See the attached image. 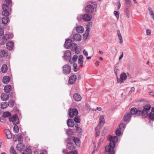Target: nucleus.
Masks as SVG:
<instances>
[{"label":"nucleus","mask_w":154,"mask_h":154,"mask_svg":"<svg viewBox=\"0 0 154 154\" xmlns=\"http://www.w3.org/2000/svg\"><path fill=\"white\" fill-rule=\"evenodd\" d=\"M150 108L151 105L149 104L144 105L143 108L139 107L136 108L134 107L131 109V114L132 115L136 114L141 118H145L148 116V111Z\"/></svg>","instance_id":"1"},{"label":"nucleus","mask_w":154,"mask_h":154,"mask_svg":"<svg viewBox=\"0 0 154 154\" xmlns=\"http://www.w3.org/2000/svg\"><path fill=\"white\" fill-rule=\"evenodd\" d=\"M11 2V0H5L4 4L2 5V8L3 11L2 14L5 16L2 18V22L4 24H7L8 21V16L9 14L8 11L9 9L8 6Z\"/></svg>","instance_id":"2"},{"label":"nucleus","mask_w":154,"mask_h":154,"mask_svg":"<svg viewBox=\"0 0 154 154\" xmlns=\"http://www.w3.org/2000/svg\"><path fill=\"white\" fill-rule=\"evenodd\" d=\"M108 140L110 141L109 144L105 146V150L106 152H108L109 154H114L115 151L114 148L115 146V143L118 140V137L117 136L113 137L111 136L109 137Z\"/></svg>","instance_id":"3"},{"label":"nucleus","mask_w":154,"mask_h":154,"mask_svg":"<svg viewBox=\"0 0 154 154\" xmlns=\"http://www.w3.org/2000/svg\"><path fill=\"white\" fill-rule=\"evenodd\" d=\"M96 7V5L94 3H92L91 5H88L85 8V10L86 12L88 13H93L94 8Z\"/></svg>","instance_id":"4"},{"label":"nucleus","mask_w":154,"mask_h":154,"mask_svg":"<svg viewBox=\"0 0 154 154\" xmlns=\"http://www.w3.org/2000/svg\"><path fill=\"white\" fill-rule=\"evenodd\" d=\"M78 114V110L75 108H70L68 110V114L70 118H72L74 116H76Z\"/></svg>","instance_id":"5"},{"label":"nucleus","mask_w":154,"mask_h":154,"mask_svg":"<svg viewBox=\"0 0 154 154\" xmlns=\"http://www.w3.org/2000/svg\"><path fill=\"white\" fill-rule=\"evenodd\" d=\"M62 72L65 75L69 74L71 70V68L68 64H66L62 67Z\"/></svg>","instance_id":"6"},{"label":"nucleus","mask_w":154,"mask_h":154,"mask_svg":"<svg viewBox=\"0 0 154 154\" xmlns=\"http://www.w3.org/2000/svg\"><path fill=\"white\" fill-rule=\"evenodd\" d=\"M9 120L10 122H12L14 125H16L19 123V119L17 115H15L9 118Z\"/></svg>","instance_id":"7"},{"label":"nucleus","mask_w":154,"mask_h":154,"mask_svg":"<svg viewBox=\"0 0 154 154\" xmlns=\"http://www.w3.org/2000/svg\"><path fill=\"white\" fill-rule=\"evenodd\" d=\"M17 140L19 143H23V139L21 134H18L17 135H14L13 136V140L14 141H17Z\"/></svg>","instance_id":"8"},{"label":"nucleus","mask_w":154,"mask_h":154,"mask_svg":"<svg viewBox=\"0 0 154 154\" xmlns=\"http://www.w3.org/2000/svg\"><path fill=\"white\" fill-rule=\"evenodd\" d=\"M76 79L77 77L75 75H72L69 79L68 83L70 85L73 84L75 83Z\"/></svg>","instance_id":"9"},{"label":"nucleus","mask_w":154,"mask_h":154,"mask_svg":"<svg viewBox=\"0 0 154 154\" xmlns=\"http://www.w3.org/2000/svg\"><path fill=\"white\" fill-rule=\"evenodd\" d=\"M72 45V41L70 39H66L64 43L65 48L67 49H69L70 48Z\"/></svg>","instance_id":"10"},{"label":"nucleus","mask_w":154,"mask_h":154,"mask_svg":"<svg viewBox=\"0 0 154 154\" xmlns=\"http://www.w3.org/2000/svg\"><path fill=\"white\" fill-rule=\"evenodd\" d=\"M71 52L70 51L67 50L64 53V55L63 56L64 59L65 60H69L71 57Z\"/></svg>","instance_id":"11"},{"label":"nucleus","mask_w":154,"mask_h":154,"mask_svg":"<svg viewBox=\"0 0 154 154\" xmlns=\"http://www.w3.org/2000/svg\"><path fill=\"white\" fill-rule=\"evenodd\" d=\"M83 56L82 55H80L79 57L78 60V64L79 65V67H82L83 66Z\"/></svg>","instance_id":"12"},{"label":"nucleus","mask_w":154,"mask_h":154,"mask_svg":"<svg viewBox=\"0 0 154 154\" xmlns=\"http://www.w3.org/2000/svg\"><path fill=\"white\" fill-rule=\"evenodd\" d=\"M82 18L85 21H90L92 18L91 15H89L88 14H85L82 16Z\"/></svg>","instance_id":"13"},{"label":"nucleus","mask_w":154,"mask_h":154,"mask_svg":"<svg viewBox=\"0 0 154 154\" xmlns=\"http://www.w3.org/2000/svg\"><path fill=\"white\" fill-rule=\"evenodd\" d=\"M75 144L71 142H67V148L68 149L73 150L75 149Z\"/></svg>","instance_id":"14"},{"label":"nucleus","mask_w":154,"mask_h":154,"mask_svg":"<svg viewBox=\"0 0 154 154\" xmlns=\"http://www.w3.org/2000/svg\"><path fill=\"white\" fill-rule=\"evenodd\" d=\"M72 38L74 40L80 41L81 40V35L79 33H75L73 35Z\"/></svg>","instance_id":"15"},{"label":"nucleus","mask_w":154,"mask_h":154,"mask_svg":"<svg viewBox=\"0 0 154 154\" xmlns=\"http://www.w3.org/2000/svg\"><path fill=\"white\" fill-rule=\"evenodd\" d=\"M131 116L129 113H127L125 114L124 118L123 119L125 122H129L131 119Z\"/></svg>","instance_id":"16"},{"label":"nucleus","mask_w":154,"mask_h":154,"mask_svg":"<svg viewBox=\"0 0 154 154\" xmlns=\"http://www.w3.org/2000/svg\"><path fill=\"white\" fill-rule=\"evenodd\" d=\"M73 98L76 101H79L81 100L82 97L78 93H75L73 95Z\"/></svg>","instance_id":"17"},{"label":"nucleus","mask_w":154,"mask_h":154,"mask_svg":"<svg viewBox=\"0 0 154 154\" xmlns=\"http://www.w3.org/2000/svg\"><path fill=\"white\" fill-rule=\"evenodd\" d=\"M8 52L7 50H1L0 51V57H2L8 56Z\"/></svg>","instance_id":"18"},{"label":"nucleus","mask_w":154,"mask_h":154,"mask_svg":"<svg viewBox=\"0 0 154 154\" xmlns=\"http://www.w3.org/2000/svg\"><path fill=\"white\" fill-rule=\"evenodd\" d=\"M24 145L23 143H19L17 145L16 148L17 151H21L23 149Z\"/></svg>","instance_id":"19"},{"label":"nucleus","mask_w":154,"mask_h":154,"mask_svg":"<svg viewBox=\"0 0 154 154\" xmlns=\"http://www.w3.org/2000/svg\"><path fill=\"white\" fill-rule=\"evenodd\" d=\"M9 95L8 94L5 93H3L1 96V98L2 100L6 101L9 98Z\"/></svg>","instance_id":"20"},{"label":"nucleus","mask_w":154,"mask_h":154,"mask_svg":"<svg viewBox=\"0 0 154 154\" xmlns=\"http://www.w3.org/2000/svg\"><path fill=\"white\" fill-rule=\"evenodd\" d=\"M67 124L68 127H72L73 126L74 123L73 120L72 119H69L67 120Z\"/></svg>","instance_id":"21"},{"label":"nucleus","mask_w":154,"mask_h":154,"mask_svg":"<svg viewBox=\"0 0 154 154\" xmlns=\"http://www.w3.org/2000/svg\"><path fill=\"white\" fill-rule=\"evenodd\" d=\"M11 86L10 85H6L4 88V91L5 92L9 93L11 90Z\"/></svg>","instance_id":"22"},{"label":"nucleus","mask_w":154,"mask_h":154,"mask_svg":"<svg viewBox=\"0 0 154 154\" xmlns=\"http://www.w3.org/2000/svg\"><path fill=\"white\" fill-rule=\"evenodd\" d=\"M78 57L76 55H75L72 58L71 57L69 59V62L70 63H74L77 60Z\"/></svg>","instance_id":"23"},{"label":"nucleus","mask_w":154,"mask_h":154,"mask_svg":"<svg viewBox=\"0 0 154 154\" xmlns=\"http://www.w3.org/2000/svg\"><path fill=\"white\" fill-rule=\"evenodd\" d=\"M5 132L7 138L8 139H11L12 138V135L10 131L8 129H6L5 130Z\"/></svg>","instance_id":"24"},{"label":"nucleus","mask_w":154,"mask_h":154,"mask_svg":"<svg viewBox=\"0 0 154 154\" xmlns=\"http://www.w3.org/2000/svg\"><path fill=\"white\" fill-rule=\"evenodd\" d=\"M76 30L77 32L79 33H82L84 31L83 27L81 26H79L77 27Z\"/></svg>","instance_id":"25"},{"label":"nucleus","mask_w":154,"mask_h":154,"mask_svg":"<svg viewBox=\"0 0 154 154\" xmlns=\"http://www.w3.org/2000/svg\"><path fill=\"white\" fill-rule=\"evenodd\" d=\"M7 48L10 50H11L12 49L14 46V43L12 42H8L6 44Z\"/></svg>","instance_id":"26"},{"label":"nucleus","mask_w":154,"mask_h":154,"mask_svg":"<svg viewBox=\"0 0 154 154\" xmlns=\"http://www.w3.org/2000/svg\"><path fill=\"white\" fill-rule=\"evenodd\" d=\"M10 80V78L7 76H5L3 77V82L5 84H7L9 82Z\"/></svg>","instance_id":"27"},{"label":"nucleus","mask_w":154,"mask_h":154,"mask_svg":"<svg viewBox=\"0 0 154 154\" xmlns=\"http://www.w3.org/2000/svg\"><path fill=\"white\" fill-rule=\"evenodd\" d=\"M1 71L3 73H5L8 70V67L7 66L6 64H4L2 68H1Z\"/></svg>","instance_id":"28"},{"label":"nucleus","mask_w":154,"mask_h":154,"mask_svg":"<svg viewBox=\"0 0 154 154\" xmlns=\"http://www.w3.org/2000/svg\"><path fill=\"white\" fill-rule=\"evenodd\" d=\"M22 154H32L31 150L29 148H27L24 150Z\"/></svg>","instance_id":"29"},{"label":"nucleus","mask_w":154,"mask_h":154,"mask_svg":"<svg viewBox=\"0 0 154 154\" xmlns=\"http://www.w3.org/2000/svg\"><path fill=\"white\" fill-rule=\"evenodd\" d=\"M124 13L127 17L129 18L130 17V11L129 9L128 8H126L125 9Z\"/></svg>","instance_id":"30"},{"label":"nucleus","mask_w":154,"mask_h":154,"mask_svg":"<svg viewBox=\"0 0 154 154\" xmlns=\"http://www.w3.org/2000/svg\"><path fill=\"white\" fill-rule=\"evenodd\" d=\"M89 31L90 28L88 27H87L85 32L84 34V36L85 37V38L86 39L87 38L89 35Z\"/></svg>","instance_id":"31"},{"label":"nucleus","mask_w":154,"mask_h":154,"mask_svg":"<svg viewBox=\"0 0 154 154\" xmlns=\"http://www.w3.org/2000/svg\"><path fill=\"white\" fill-rule=\"evenodd\" d=\"M8 102H2L1 103V107L2 109H5L8 106Z\"/></svg>","instance_id":"32"},{"label":"nucleus","mask_w":154,"mask_h":154,"mask_svg":"<svg viewBox=\"0 0 154 154\" xmlns=\"http://www.w3.org/2000/svg\"><path fill=\"white\" fill-rule=\"evenodd\" d=\"M120 78L123 81H125L127 79V75L125 72H122Z\"/></svg>","instance_id":"33"},{"label":"nucleus","mask_w":154,"mask_h":154,"mask_svg":"<svg viewBox=\"0 0 154 154\" xmlns=\"http://www.w3.org/2000/svg\"><path fill=\"white\" fill-rule=\"evenodd\" d=\"M11 113L8 112H4L3 115L2 117L4 118H7L11 116Z\"/></svg>","instance_id":"34"},{"label":"nucleus","mask_w":154,"mask_h":154,"mask_svg":"<svg viewBox=\"0 0 154 154\" xmlns=\"http://www.w3.org/2000/svg\"><path fill=\"white\" fill-rule=\"evenodd\" d=\"M14 101L12 100H10L8 101V106H9L11 107L13 106L14 104Z\"/></svg>","instance_id":"35"},{"label":"nucleus","mask_w":154,"mask_h":154,"mask_svg":"<svg viewBox=\"0 0 154 154\" xmlns=\"http://www.w3.org/2000/svg\"><path fill=\"white\" fill-rule=\"evenodd\" d=\"M149 110L148 111V112ZM149 118L150 120H154V113L152 112H150L149 114H148Z\"/></svg>","instance_id":"36"},{"label":"nucleus","mask_w":154,"mask_h":154,"mask_svg":"<svg viewBox=\"0 0 154 154\" xmlns=\"http://www.w3.org/2000/svg\"><path fill=\"white\" fill-rule=\"evenodd\" d=\"M10 153L11 154H17L16 150L12 146L10 148Z\"/></svg>","instance_id":"37"},{"label":"nucleus","mask_w":154,"mask_h":154,"mask_svg":"<svg viewBox=\"0 0 154 154\" xmlns=\"http://www.w3.org/2000/svg\"><path fill=\"white\" fill-rule=\"evenodd\" d=\"M116 134L117 136H119L121 135V130L120 128H118L116 131Z\"/></svg>","instance_id":"38"},{"label":"nucleus","mask_w":154,"mask_h":154,"mask_svg":"<svg viewBox=\"0 0 154 154\" xmlns=\"http://www.w3.org/2000/svg\"><path fill=\"white\" fill-rule=\"evenodd\" d=\"M66 133L67 135L70 136L72 135L73 132L71 129H69L67 130Z\"/></svg>","instance_id":"39"},{"label":"nucleus","mask_w":154,"mask_h":154,"mask_svg":"<svg viewBox=\"0 0 154 154\" xmlns=\"http://www.w3.org/2000/svg\"><path fill=\"white\" fill-rule=\"evenodd\" d=\"M15 125L14 127V132L15 133H17L19 131V128L16 125Z\"/></svg>","instance_id":"40"},{"label":"nucleus","mask_w":154,"mask_h":154,"mask_svg":"<svg viewBox=\"0 0 154 154\" xmlns=\"http://www.w3.org/2000/svg\"><path fill=\"white\" fill-rule=\"evenodd\" d=\"M2 38H3L4 40L6 42V41L9 38V35L8 34H5L4 35Z\"/></svg>","instance_id":"41"},{"label":"nucleus","mask_w":154,"mask_h":154,"mask_svg":"<svg viewBox=\"0 0 154 154\" xmlns=\"http://www.w3.org/2000/svg\"><path fill=\"white\" fill-rule=\"evenodd\" d=\"M76 132L81 135L82 133V129L81 128L79 127L76 129Z\"/></svg>","instance_id":"42"},{"label":"nucleus","mask_w":154,"mask_h":154,"mask_svg":"<svg viewBox=\"0 0 154 154\" xmlns=\"http://www.w3.org/2000/svg\"><path fill=\"white\" fill-rule=\"evenodd\" d=\"M77 64L76 63H73V69L74 72H77Z\"/></svg>","instance_id":"43"},{"label":"nucleus","mask_w":154,"mask_h":154,"mask_svg":"<svg viewBox=\"0 0 154 154\" xmlns=\"http://www.w3.org/2000/svg\"><path fill=\"white\" fill-rule=\"evenodd\" d=\"M99 121L100 123H104L105 120L103 116H100Z\"/></svg>","instance_id":"44"},{"label":"nucleus","mask_w":154,"mask_h":154,"mask_svg":"<svg viewBox=\"0 0 154 154\" xmlns=\"http://www.w3.org/2000/svg\"><path fill=\"white\" fill-rule=\"evenodd\" d=\"M74 121L77 123H79L80 122L81 120L80 118L78 116H76L74 119Z\"/></svg>","instance_id":"45"},{"label":"nucleus","mask_w":154,"mask_h":154,"mask_svg":"<svg viewBox=\"0 0 154 154\" xmlns=\"http://www.w3.org/2000/svg\"><path fill=\"white\" fill-rule=\"evenodd\" d=\"M119 70L118 67L117 66H116L114 68V72L117 76L118 73H119Z\"/></svg>","instance_id":"46"},{"label":"nucleus","mask_w":154,"mask_h":154,"mask_svg":"<svg viewBox=\"0 0 154 154\" xmlns=\"http://www.w3.org/2000/svg\"><path fill=\"white\" fill-rule=\"evenodd\" d=\"M114 15L116 17L117 19H119V12L118 11H115L114 12Z\"/></svg>","instance_id":"47"},{"label":"nucleus","mask_w":154,"mask_h":154,"mask_svg":"<svg viewBox=\"0 0 154 154\" xmlns=\"http://www.w3.org/2000/svg\"><path fill=\"white\" fill-rule=\"evenodd\" d=\"M73 141L74 143H79L80 142V140L77 137H74L73 138Z\"/></svg>","instance_id":"48"},{"label":"nucleus","mask_w":154,"mask_h":154,"mask_svg":"<svg viewBox=\"0 0 154 154\" xmlns=\"http://www.w3.org/2000/svg\"><path fill=\"white\" fill-rule=\"evenodd\" d=\"M66 154H77V151L74 150V151H71L68 152H66Z\"/></svg>","instance_id":"49"},{"label":"nucleus","mask_w":154,"mask_h":154,"mask_svg":"<svg viewBox=\"0 0 154 154\" xmlns=\"http://www.w3.org/2000/svg\"><path fill=\"white\" fill-rule=\"evenodd\" d=\"M126 125L124 123H122L119 126V128L121 129L122 128H125V127Z\"/></svg>","instance_id":"50"},{"label":"nucleus","mask_w":154,"mask_h":154,"mask_svg":"<svg viewBox=\"0 0 154 154\" xmlns=\"http://www.w3.org/2000/svg\"><path fill=\"white\" fill-rule=\"evenodd\" d=\"M6 41L4 40L3 38H0V44L1 45L4 44Z\"/></svg>","instance_id":"51"},{"label":"nucleus","mask_w":154,"mask_h":154,"mask_svg":"<svg viewBox=\"0 0 154 154\" xmlns=\"http://www.w3.org/2000/svg\"><path fill=\"white\" fill-rule=\"evenodd\" d=\"M148 10L150 14V15L154 14L152 9L150 7L148 8Z\"/></svg>","instance_id":"52"},{"label":"nucleus","mask_w":154,"mask_h":154,"mask_svg":"<svg viewBox=\"0 0 154 154\" xmlns=\"http://www.w3.org/2000/svg\"><path fill=\"white\" fill-rule=\"evenodd\" d=\"M74 45L75 46V52L76 54H78L80 53V51L77 50L76 44H75Z\"/></svg>","instance_id":"53"},{"label":"nucleus","mask_w":154,"mask_h":154,"mask_svg":"<svg viewBox=\"0 0 154 154\" xmlns=\"http://www.w3.org/2000/svg\"><path fill=\"white\" fill-rule=\"evenodd\" d=\"M4 33V31L3 29L0 28V36H2Z\"/></svg>","instance_id":"54"},{"label":"nucleus","mask_w":154,"mask_h":154,"mask_svg":"<svg viewBox=\"0 0 154 154\" xmlns=\"http://www.w3.org/2000/svg\"><path fill=\"white\" fill-rule=\"evenodd\" d=\"M126 2V4L129 5V6H130L131 5V0H125Z\"/></svg>","instance_id":"55"},{"label":"nucleus","mask_w":154,"mask_h":154,"mask_svg":"<svg viewBox=\"0 0 154 154\" xmlns=\"http://www.w3.org/2000/svg\"><path fill=\"white\" fill-rule=\"evenodd\" d=\"M103 140L104 138H101L100 139L98 143L99 146H100L102 142L103 141Z\"/></svg>","instance_id":"56"},{"label":"nucleus","mask_w":154,"mask_h":154,"mask_svg":"<svg viewBox=\"0 0 154 154\" xmlns=\"http://www.w3.org/2000/svg\"><path fill=\"white\" fill-rule=\"evenodd\" d=\"M117 81L118 83H122L124 82H123V80H122V79H121L120 78V79H119L117 77Z\"/></svg>","instance_id":"57"},{"label":"nucleus","mask_w":154,"mask_h":154,"mask_svg":"<svg viewBox=\"0 0 154 154\" xmlns=\"http://www.w3.org/2000/svg\"><path fill=\"white\" fill-rule=\"evenodd\" d=\"M92 26V22H89L88 23V24L87 25V27H88L90 28V27H91Z\"/></svg>","instance_id":"58"},{"label":"nucleus","mask_w":154,"mask_h":154,"mask_svg":"<svg viewBox=\"0 0 154 154\" xmlns=\"http://www.w3.org/2000/svg\"><path fill=\"white\" fill-rule=\"evenodd\" d=\"M151 31L149 29H147L146 30V33L147 34V35H150L151 34Z\"/></svg>","instance_id":"59"},{"label":"nucleus","mask_w":154,"mask_h":154,"mask_svg":"<svg viewBox=\"0 0 154 154\" xmlns=\"http://www.w3.org/2000/svg\"><path fill=\"white\" fill-rule=\"evenodd\" d=\"M83 53L85 56H87L88 55V52L86 51V50L85 49L83 50Z\"/></svg>","instance_id":"60"},{"label":"nucleus","mask_w":154,"mask_h":154,"mask_svg":"<svg viewBox=\"0 0 154 154\" xmlns=\"http://www.w3.org/2000/svg\"><path fill=\"white\" fill-rule=\"evenodd\" d=\"M117 32H118V35L119 37V38H120V37H121V38L122 37L121 34L119 30Z\"/></svg>","instance_id":"61"},{"label":"nucleus","mask_w":154,"mask_h":154,"mask_svg":"<svg viewBox=\"0 0 154 154\" xmlns=\"http://www.w3.org/2000/svg\"><path fill=\"white\" fill-rule=\"evenodd\" d=\"M123 52H122V54L120 56L119 58V60H120L123 57Z\"/></svg>","instance_id":"62"},{"label":"nucleus","mask_w":154,"mask_h":154,"mask_svg":"<svg viewBox=\"0 0 154 154\" xmlns=\"http://www.w3.org/2000/svg\"><path fill=\"white\" fill-rule=\"evenodd\" d=\"M4 117H1L0 118V121L1 122H5V121L4 119Z\"/></svg>","instance_id":"63"},{"label":"nucleus","mask_w":154,"mask_h":154,"mask_svg":"<svg viewBox=\"0 0 154 154\" xmlns=\"http://www.w3.org/2000/svg\"><path fill=\"white\" fill-rule=\"evenodd\" d=\"M149 93L150 95L152 96H154V91H152L149 92Z\"/></svg>","instance_id":"64"}]
</instances>
